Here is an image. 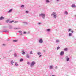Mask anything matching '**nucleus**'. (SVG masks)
<instances>
[{
    "mask_svg": "<svg viewBox=\"0 0 76 76\" xmlns=\"http://www.w3.org/2000/svg\"><path fill=\"white\" fill-rule=\"evenodd\" d=\"M68 31L69 32H70L71 31V32L72 33H73V31L72 30V29L71 28H69L68 29Z\"/></svg>",
    "mask_w": 76,
    "mask_h": 76,
    "instance_id": "nucleus-11",
    "label": "nucleus"
},
{
    "mask_svg": "<svg viewBox=\"0 0 76 76\" xmlns=\"http://www.w3.org/2000/svg\"><path fill=\"white\" fill-rule=\"evenodd\" d=\"M53 65L50 66V67H49L50 69H53Z\"/></svg>",
    "mask_w": 76,
    "mask_h": 76,
    "instance_id": "nucleus-15",
    "label": "nucleus"
},
{
    "mask_svg": "<svg viewBox=\"0 0 76 76\" xmlns=\"http://www.w3.org/2000/svg\"><path fill=\"white\" fill-rule=\"evenodd\" d=\"M69 37H72V33H69Z\"/></svg>",
    "mask_w": 76,
    "mask_h": 76,
    "instance_id": "nucleus-19",
    "label": "nucleus"
},
{
    "mask_svg": "<svg viewBox=\"0 0 76 76\" xmlns=\"http://www.w3.org/2000/svg\"><path fill=\"white\" fill-rule=\"evenodd\" d=\"M22 52L23 55H25V52H24V50H22Z\"/></svg>",
    "mask_w": 76,
    "mask_h": 76,
    "instance_id": "nucleus-17",
    "label": "nucleus"
},
{
    "mask_svg": "<svg viewBox=\"0 0 76 76\" xmlns=\"http://www.w3.org/2000/svg\"><path fill=\"white\" fill-rule=\"evenodd\" d=\"M65 59L67 61H69L70 60V58L68 57L67 56H66L65 57Z\"/></svg>",
    "mask_w": 76,
    "mask_h": 76,
    "instance_id": "nucleus-5",
    "label": "nucleus"
},
{
    "mask_svg": "<svg viewBox=\"0 0 76 76\" xmlns=\"http://www.w3.org/2000/svg\"><path fill=\"white\" fill-rule=\"evenodd\" d=\"M21 29V28H14V29Z\"/></svg>",
    "mask_w": 76,
    "mask_h": 76,
    "instance_id": "nucleus-32",
    "label": "nucleus"
},
{
    "mask_svg": "<svg viewBox=\"0 0 76 76\" xmlns=\"http://www.w3.org/2000/svg\"><path fill=\"white\" fill-rule=\"evenodd\" d=\"M2 45H3V46H6V45L5 44H2Z\"/></svg>",
    "mask_w": 76,
    "mask_h": 76,
    "instance_id": "nucleus-40",
    "label": "nucleus"
},
{
    "mask_svg": "<svg viewBox=\"0 0 76 76\" xmlns=\"http://www.w3.org/2000/svg\"><path fill=\"white\" fill-rule=\"evenodd\" d=\"M9 21H10V19H9V20H7L6 21V22H7V23H8V22H9Z\"/></svg>",
    "mask_w": 76,
    "mask_h": 76,
    "instance_id": "nucleus-28",
    "label": "nucleus"
},
{
    "mask_svg": "<svg viewBox=\"0 0 76 76\" xmlns=\"http://www.w3.org/2000/svg\"><path fill=\"white\" fill-rule=\"evenodd\" d=\"M46 1L47 3H50V1L49 0H46Z\"/></svg>",
    "mask_w": 76,
    "mask_h": 76,
    "instance_id": "nucleus-27",
    "label": "nucleus"
},
{
    "mask_svg": "<svg viewBox=\"0 0 76 76\" xmlns=\"http://www.w3.org/2000/svg\"><path fill=\"white\" fill-rule=\"evenodd\" d=\"M4 17L1 16L0 18V20H3V19H4Z\"/></svg>",
    "mask_w": 76,
    "mask_h": 76,
    "instance_id": "nucleus-13",
    "label": "nucleus"
},
{
    "mask_svg": "<svg viewBox=\"0 0 76 76\" xmlns=\"http://www.w3.org/2000/svg\"><path fill=\"white\" fill-rule=\"evenodd\" d=\"M36 63V62H35V61H32V62L31 63V64L30 65V67H33V66H34L35 64Z\"/></svg>",
    "mask_w": 76,
    "mask_h": 76,
    "instance_id": "nucleus-4",
    "label": "nucleus"
},
{
    "mask_svg": "<svg viewBox=\"0 0 76 76\" xmlns=\"http://www.w3.org/2000/svg\"><path fill=\"white\" fill-rule=\"evenodd\" d=\"M27 64H30V62H27Z\"/></svg>",
    "mask_w": 76,
    "mask_h": 76,
    "instance_id": "nucleus-38",
    "label": "nucleus"
},
{
    "mask_svg": "<svg viewBox=\"0 0 76 76\" xmlns=\"http://www.w3.org/2000/svg\"><path fill=\"white\" fill-rule=\"evenodd\" d=\"M23 59H22V58L20 59V62H22V61H23Z\"/></svg>",
    "mask_w": 76,
    "mask_h": 76,
    "instance_id": "nucleus-22",
    "label": "nucleus"
},
{
    "mask_svg": "<svg viewBox=\"0 0 76 76\" xmlns=\"http://www.w3.org/2000/svg\"><path fill=\"white\" fill-rule=\"evenodd\" d=\"M51 16H53V18L54 19H57V13L56 12H53L51 14Z\"/></svg>",
    "mask_w": 76,
    "mask_h": 76,
    "instance_id": "nucleus-1",
    "label": "nucleus"
},
{
    "mask_svg": "<svg viewBox=\"0 0 76 76\" xmlns=\"http://www.w3.org/2000/svg\"><path fill=\"white\" fill-rule=\"evenodd\" d=\"M14 56H15V57H17V55H16V54H14Z\"/></svg>",
    "mask_w": 76,
    "mask_h": 76,
    "instance_id": "nucleus-37",
    "label": "nucleus"
},
{
    "mask_svg": "<svg viewBox=\"0 0 76 76\" xmlns=\"http://www.w3.org/2000/svg\"><path fill=\"white\" fill-rule=\"evenodd\" d=\"M38 24V25H41V23L40 22H39Z\"/></svg>",
    "mask_w": 76,
    "mask_h": 76,
    "instance_id": "nucleus-34",
    "label": "nucleus"
},
{
    "mask_svg": "<svg viewBox=\"0 0 76 76\" xmlns=\"http://www.w3.org/2000/svg\"><path fill=\"white\" fill-rule=\"evenodd\" d=\"M10 29H12V28H10Z\"/></svg>",
    "mask_w": 76,
    "mask_h": 76,
    "instance_id": "nucleus-47",
    "label": "nucleus"
},
{
    "mask_svg": "<svg viewBox=\"0 0 76 76\" xmlns=\"http://www.w3.org/2000/svg\"><path fill=\"white\" fill-rule=\"evenodd\" d=\"M20 35H22V33H21Z\"/></svg>",
    "mask_w": 76,
    "mask_h": 76,
    "instance_id": "nucleus-43",
    "label": "nucleus"
},
{
    "mask_svg": "<svg viewBox=\"0 0 76 76\" xmlns=\"http://www.w3.org/2000/svg\"><path fill=\"white\" fill-rule=\"evenodd\" d=\"M6 30H3L2 31L3 32H5L4 31H6Z\"/></svg>",
    "mask_w": 76,
    "mask_h": 76,
    "instance_id": "nucleus-41",
    "label": "nucleus"
},
{
    "mask_svg": "<svg viewBox=\"0 0 76 76\" xmlns=\"http://www.w3.org/2000/svg\"><path fill=\"white\" fill-rule=\"evenodd\" d=\"M29 11H26L25 12V13H29Z\"/></svg>",
    "mask_w": 76,
    "mask_h": 76,
    "instance_id": "nucleus-25",
    "label": "nucleus"
},
{
    "mask_svg": "<svg viewBox=\"0 0 76 76\" xmlns=\"http://www.w3.org/2000/svg\"><path fill=\"white\" fill-rule=\"evenodd\" d=\"M12 11H13V9H11L9 10V11H8V13H11Z\"/></svg>",
    "mask_w": 76,
    "mask_h": 76,
    "instance_id": "nucleus-12",
    "label": "nucleus"
},
{
    "mask_svg": "<svg viewBox=\"0 0 76 76\" xmlns=\"http://www.w3.org/2000/svg\"><path fill=\"white\" fill-rule=\"evenodd\" d=\"M5 31V32H8V30H6L5 31Z\"/></svg>",
    "mask_w": 76,
    "mask_h": 76,
    "instance_id": "nucleus-35",
    "label": "nucleus"
},
{
    "mask_svg": "<svg viewBox=\"0 0 76 76\" xmlns=\"http://www.w3.org/2000/svg\"><path fill=\"white\" fill-rule=\"evenodd\" d=\"M18 40H13V42H18Z\"/></svg>",
    "mask_w": 76,
    "mask_h": 76,
    "instance_id": "nucleus-23",
    "label": "nucleus"
},
{
    "mask_svg": "<svg viewBox=\"0 0 76 76\" xmlns=\"http://www.w3.org/2000/svg\"><path fill=\"white\" fill-rule=\"evenodd\" d=\"M21 7L22 8H23V7H25V5H22L21 6Z\"/></svg>",
    "mask_w": 76,
    "mask_h": 76,
    "instance_id": "nucleus-24",
    "label": "nucleus"
},
{
    "mask_svg": "<svg viewBox=\"0 0 76 76\" xmlns=\"http://www.w3.org/2000/svg\"><path fill=\"white\" fill-rule=\"evenodd\" d=\"M64 51H62L60 52V56H63V55H64Z\"/></svg>",
    "mask_w": 76,
    "mask_h": 76,
    "instance_id": "nucleus-8",
    "label": "nucleus"
},
{
    "mask_svg": "<svg viewBox=\"0 0 76 76\" xmlns=\"http://www.w3.org/2000/svg\"><path fill=\"white\" fill-rule=\"evenodd\" d=\"M18 32H19V33H22V31H18Z\"/></svg>",
    "mask_w": 76,
    "mask_h": 76,
    "instance_id": "nucleus-33",
    "label": "nucleus"
},
{
    "mask_svg": "<svg viewBox=\"0 0 76 76\" xmlns=\"http://www.w3.org/2000/svg\"><path fill=\"white\" fill-rule=\"evenodd\" d=\"M40 44H42L44 42V41H43V39L40 38L38 40Z\"/></svg>",
    "mask_w": 76,
    "mask_h": 76,
    "instance_id": "nucleus-3",
    "label": "nucleus"
},
{
    "mask_svg": "<svg viewBox=\"0 0 76 76\" xmlns=\"http://www.w3.org/2000/svg\"><path fill=\"white\" fill-rule=\"evenodd\" d=\"M60 42V40L58 39H57L56 40V43H57V44H59Z\"/></svg>",
    "mask_w": 76,
    "mask_h": 76,
    "instance_id": "nucleus-10",
    "label": "nucleus"
},
{
    "mask_svg": "<svg viewBox=\"0 0 76 76\" xmlns=\"http://www.w3.org/2000/svg\"><path fill=\"white\" fill-rule=\"evenodd\" d=\"M11 64L12 65H13V63H14V61H11Z\"/></svg>",
    "mask_w": 76,
    "mask_h": 76,
    "instance_id": "nucleus-20",
    "label": "nucleus"
},
{
    "mask_svg": "<svg viewBox=\"0 0 76 76\" xmlns=\"http://www.w3.org/2000/svg\"><path fill=\"white\" fill-rule=\"evenodd\" d=\"M0 60H1V58H0Z\"/></svg>",
    "mask_w": 76,
    "mask_h": 76,
    "instance_id": "nucleus-49",
    "label": "nucleus"
},
{
    "mask_svg": "<svg viewBox=\"0 0 76 76\" xmlns=\"http://www.w3.org/2000/svg\"><path fill=\"white\" fill-rule=\"evenodd\" d=\"M60 48V47L58 46L57 48V49L58 50H59V49Z\"/></svg>",
    "mask_w": 76,
    "mask_h": 76,
    "instance_id": "nucleus-30",
    "label": "nucleus"
},
{
    "mask_svg": "<svg viewBox=\"0 0 76 76\" xmlns=\"http://www.w3.org/2000/svg\"><path fill=\"white\" fill-rule=\"evenodd\" d=\"M23 23H24V25H28V23L27 22H23Z\"/></svg>",
    "mask_w": 76,
    "mask_h": 76,
    "instance_id": "nucleus-18",
    "label": "nucleus"
},
{
    "mask_svg": "<svg viewBox=\"0 0 76 76\" xmlns=\"http://www.w3.org/2000/svg\"><path fill=\"white\" fill-rule=\"evenodd\" d=\"M71 7L72 8H76V6L75 4H72L71 5Z\"/></svg>",
    "mask_w": 76,
    "mask_h": 76,
    "instance_id": "nucleus-9",
    "label": "nucleus"
},
{
    "mask_svg": "<svg viewBox=\"0 0 76 76\" xmlns=\"http://www.w3.org/2000/svg\"><path fill=\"white\" fill-rule=\"evenodd\" d=\"M55 69H56V70H57V69H58V67H57V66H55Z\"/></svg>",
    "mask_w": 76,
    "mask_h": 76,
    "instance_id": "nucleus-31",
    "label": "nucleus"
},
{
    "mask_svg": "<svg viewBox=\"0 0 76 76\" xmlns=\"http://www.w3.org/2000/svg\"><path fill=\"white\" fill-rule=\"evenodd\" d=\"M15 64L16 66H18V64H17V63L16 62H15Z\"/></svg>",
    "mask_w": 76,
    "mask_h": 76,
    "instance_id": "nucleus-29",
    "label": "nucleus"
},
{
    "mask_svg": "<svg viewBox=\"0 0 76 76\" xmlns=\"http://www.w3.org/2000/svg\"><path fill=\"white\" fill-rule=\"evenodd\" d=\"M18 21H15L14 22V23H18Z\"/></svg>",
    "mask_w": 76,
    "mask_h": 76,
    "instance_id": "nucleus-39",
    "label": "nucleus"
},
{
    "mask_svg": "<svg viewBox=\"0 0 76 76\" xmlns=\"http://www.w3.org/2000/svg\"><path fill=\"white\" fill-rule=\"evenodd\" d=\"M14 22V21H11L10 22V23H12Z\"/></svg>",
    "mask_w": 76,
    "mask_h": 76,
    "instance_id": "nucleus-36",
    "label": "nucleus"
},
{
    "mask_svg": "<svg viewBox=\"0 0 76 76\" xmlns=\"http://www.w3.org/2000/svg\"><path fill=\"white\" fill-rule=\"evenodd\" d=\"M30 54H33V52L32 51H31L30 52Z\"/></svg>",
    "mask_w": 76,
    "mask_h": 76,
    "instance_id": "nucleus-26",
    "label": "nucleus"
},
{
    "mask_svg": "<svg viewBox=\"0 0 76 76\" xmlns=\"http://www.w3.org/2000/svg\"><path fill=\"white\" fill-rule=\"evenodd\" d=\"M64 50L65 51H68V48H65L64 49Z\"/></svg>",
    "mask_w": 76,
    "mask_h": 76,
    "instance_id": "nucleus-16",
    "label": "nucleus"
},
{
    "mask_svg": "<svg viewBox=\"0 0 76 76\" xmlns=\"http://www.w3.org/2000/svg\"><path fill=\"white\" fill-rule=\"evenodd\" d=\"M56 1H57V2H58V1H59V0H56Z\"/></svg>",
    "mask_w": 76,
    "mask_h": 76,
    "instance_id": "nucleus-45",
    "label": "nucleus"
},
{
    "mask_svg": "<svg viewBox=\"0 0 76 76\" xmlns=\"http://www.w3.org/2000/svg\"><path fill=\"white\" fill-rule=\"evenodd\" d=\"M65 76H69L68 75H65Z\"/></svg>",
    "mask_w": 76,
    "mask_h": 76,
    "instance_id": "nucleus-46",
    "label": "nucleus"
},
{
    "mask_svg": "<svg viewBox=\"0 0 76 76\" xmlns=\"http://www.w3.org/2000/svg\"><path fill=\"white\" fill-rule=\"evenodd\" d=\"M40 56H39V57H41V56H42V55H39Z\"/></svg>",
    "mask_w": 76,
    "mask_h": 76,
    "instance_id": "nucleus-42",
    "label": "nucleus"
},
{
    "mask_svg": "<svg viewBox=\"0 0 76 76\" xmlns=\"http://www.w3.org/2000/svg\"><path fill=\"white\" fill-rule=\"evenodd\" d=\"M46 31L47 32H51V29L47 28L46 30Z\"/></svg>",
    "mask_w": 76,
    "mask_h": 76,
    "instance_id": "nucleus-6",
    "label": "nucleus"
},
{
    "mask_svg": "<svg viewBox=\"0 0 76 76\" xmlns=\"http://www.w3.org/2000/svg\"><path fill=\"white\" fill-rule=\"evenodd\" d=\"M39 17H42V19H44L45 18V15L44 13H41L39 15Z\"/></svg>",
    "mask_w": 76,
    "mask_h": 76,
    "instance_id": "nucleus-2",
    "label": "nucleus"
},
{
    "mask_svg": "<svg viewBox=\"0 0 76 76\" xmlns=\"http://www.w3.org/2000/svg\"><path fill=\"white\" fill-rule=\"evenodd\" d=\"M24 34H26V32H24L23 33Z\"/></svg>",
    "mask_w": 76,
    "mask_h": 76,
    "instance_id": "nucleus-44",
    "label": "nucleus"
},
{
    "mask_svg": "<svg viewBox=\"0 0 76 76\" xmlns=\"http://www.w3.org/2000/svg\"><path fill=\"white\" fill-rule=\"evenodd\" d=\"M52 76H55V75H52Z\"/></svg>",
    "mask_w": 76,
    "mask_h": 76,
    "instance_id": "nucleus-48",
    "label": "nucleus"
},
{
    "mask_svg": "<svg viewBox=\"0 0 76 76\" xmlns=\"http://www.w3.org/2000/svg\"><path fill=\"white\" fill-rule=\"evenodd\" d=\"M37 54L38 55H41V53L40 52H38L37 53Z\"/></svg>",
    "mask_w": 76,
    "mask_h": 76,
    "instance_id": "nucleus-21",
    "label": "nucleus"
},
{
    "mask_svg": "<svg viewBox=\"0 0 76 76\" xmlns=\"http://www.w3.org/2000/svg\"><path fill=\"white\" fill-rule=\"evenodd\" d=\"M64 14L66 15H68V12L67 11H65L64 12Z\"/></svg>",
    "mask_w": 76,
    "mask_h": 76,
    "instance_id": "nucleus-14",
    "label": "nucleus"
},
{
    "mask_svg": "<svg viewBox=\"0 0 76 76\" xmlns=\"http://www.w3.org/2000/svg\"><path fill=\"white\" fill-rule=\"evenodd\" d=\"M26 56L27 58H30V56H29V53H27L26 54Z\"/></svg>",
    "mask_w": 76,
    "mask_h": 76,
    "instance_id": "nucleus-7",
    "label": "nucleus"
}]
</instances>
